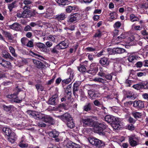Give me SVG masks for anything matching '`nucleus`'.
Here are the masks:
<instances>
[{"label":"nucleus","instance_id":"obj_4","mask_svg":"<svg viewBox=\"0 0 148 148\" xmlns=\"http://www.w3.org/2000/svg\"><path fill=\"white\" fill-rule=\"evenodd\" d=\"M121 124L120 119L116 117L111 123V126L114 129L118 130L122 127Z\"/></svg>","mask_w":148,"mask_h":148},{"label":"nucleus","instance_id":"obj_29","mask_svg":"<svg viewBox=\"0 0 148 148\" xmlns=\"http://www.w3.org/2000/svg\"><path fill=\"white\" fill-rule=\"evenodd\" d=\"M60 50L58 46L57 45L53 48L50 49L51 52L53 53L58 54L59 53V50Z\"/></svg>","mask_w":148,"mask_h":148},{"label":"nucleus","instance_id":"obj_32","mask_svg":"<svg viewBox=\"0 0 148 148\" xmlns=\"http://www.w3.org/2000/svg\"><path fill=\"white\" fill-rule=\"evenodd\" d=\"M114 69L116 73L121 72L122 69L121 65L117 63L116 64L114 65Z\"/></svg>","mask_w":148,"mask_h":148},{"label":"nucleus","instance_id":"obj_38","mask_svg":"<svg viewBox=\"0 0 148 148\" xmlns=\"http://www.w3.org/2000/svg\"><path fill=\"white\" fill-rule=\"evenodd\" d=\"M4 110L6 112H8L11 110L14 109L16 108L12 105L7 106L5 105H3Z\"/></svg>","mask_w":148,"mask_h":148},{"label":"nucleus","instance_id":"obj_24","mask_svg":"<svg viewBox=\"0 0 148 148\" xmlns=\"http://www.w3.org/2000/svg\"><path fill=\"white\" fill-rule=\"evenodd\" d=\"M33 62L36 66L38 68H42L44 67L45 65L41 62L36 60H34Z\"/></svg>","mask_w":148,"mask_h":148},{"label":"nucleus","instance_id":"obj_5","mask_svg":"<svg viewBox=\"0 0 148 148\" xmlns=\"http://www.w3.org/2000/svg\"><path fill=\"white\" fill-rule=\"evenodd\" d=\"M6 97L10 99V101L12 103H19L21 102L23 98H21L20 99H19L18 97L13 95H7Z\"/></svg>","mask_w":148,"mask_h":148},{"label":"nucleus","instance_id":"obj_9","mask_svg":"<svg viewBox=\"0 0 148 148\" xmlns=\"http://www.w3.org/2000/svg\"><path fill=\"white\" fill-rule=\"evenodd\" d=\"M81 121L85 125L90 127L92 126L93 124V120L89 118L82 119Z\"/></svg>","mask_w":148,"mask_h":148},{"label":"nucleus","instance_id":"obj_51","mask_svg":"<svg viewBox=\"0 0 148 148\" xmlns=\"http://www.w3.org/2000/svg\"><path fill=\"white\" fill-rule=\"evenodd\" d=\"M96 47H87L86 48V51H88L89 52H92L96 50Z\"/></svg>","mask_w":148,"mask_h":148},{"label":"nucleus","instance_id":"obj_49","mask_svg":"<svg viewBox=\"0 0 148 148\" xmlns=\"http://www.w3.org/2000/svg\"><path fill=\"white\" fill-rule=\"evenodd\" d=\"M35 86L38 91H42L43 90V87L41 85L38 84L36 85Z\"/></svg>","mask_w":148,"mask_h":148},{"label":"nucleus","instance_id":"obj_40","mask_svg":"<svg viewBox=\"0 0 148 148\" xmlns=\"http://www.w3.org/2000/svg\"><path fill=\"white\" fill-rule=\"evenodd\" d=\"M130 19L131 22H134L136 21H138L139 19L133 14H131L130 15Z\"/></svg>","mask_w":148,"mask_h":148},{"label":"nucleus","instance_id":"obj_64","mask_svg":"<svg viewBox=\"0 0 148 148\" xmlns=\"http://www.w3.org/2000/svg\"><path fill=\"white\" fill-rule=\"evenodd\" d=\"M88 55L87 57L88 59L90 61H92L94 57V55H92L89 53H87V55Z\"/></svg>","mask_w":148,"mask_h":148},{"label":"nucleus","instance_id":"obj_1","mask_svg":"<svg viewBox=\"0 0 148 148\" xmlns=\"http://www.w3.org/2000/svg\"><path fill=\"white\" fill-rule=\"evenodd\" d=\"M29 114L33 116L36 119H38L46 123L53 124L54 123V119L50 116L38 113L36 112H32L30 110L27 111Z\"/></svg>","mask_w":148,"mask_h":148},{"label":"nucleus","instance_id":"obj_48","mask_svg":"<svg viewBox=\"0 0 148 148\" xmlns=\"http://www.w3.org/2000/svg\"><path fill=\"white\" fill-rule=\"evenodd\" d=\"M20 91V90L18 88V87H16L13 90V94H11L10 95H13L17 96Z\"/></svg>","mask_w":148,"mask_h":148},{"label":"nucleus","instance_id":"obj_62","mask_svg":"<svg viewBox=\"0 0 148 148\" xmlns=\"http://www.w3.org/2000/svg\"><path fill=\"white\" fill-rule=\"evenodd\" d=\"M26 46L30 47H33L34 46L33 42L31 41H29L26 44Z\"/></svg>","mask_w":148,"mask_h":148},{"label":"nucleus","instance_id":"obj_16","mask_svg":"<svg viewBox=\"0 0 148 148\" xmlns=\"http://www.w3.org/2000/svg\"><path fill=\"white\" fill-rule=\"evenodd\" d=\"M116 118L111 115H107L105 116V120L108 123H110L111 124Z\"/></svg>","mask_w":148,"mask_h":148},{"label":"nucleus","instance_id":"obj_53","mask_svg":"<svg viewBox=\"0 0 148 148\" xmlns=\"http://www.w3.org/2000/svg\"><path fill=\"white\" fill-rule=\"evenodd\" d=\"M28 39L24 37L22 38L21 39V41L22 44L23 45H26V43L28 40Z\"/></svg>","mask_w":148,"mask_h":148},{"label":"nucleus","instance_id":"obj_26","mask_svg":"<svg viewBox=\"0 0 148 148\" xmlns=\"http://www.w3.org/2000/svg\"><path fill=\"white\" fill-rule=\"evenodd\" d=\"M76 9V6H68L66 7V11L67 13H70L73 11H75Z\"/></svg>","mask_w":148,"mask_h":148},{"label":"nucleus","instance_id":"obj_23","mask_svg":"<svg viewBox=\"0 0 148 148\" xmlns=\"http://www.w3.org/2000/svg\"><path fill=\"white\" fill-rule=\"evenodd\" d=\"M59 133L58 132L55 130H53L49 132V134L50 137L55 138L58 137Z\"/></svg>","mask_w":148,"mask_h":148},{"label":"nucleus","instance_id":"obj_3","mask_svg":"<svg viewBox=\"0 0 148 148\" xmlns=\"http://www.w3.org/2000/svg\"><path fill=\"white\" fill-rule=\"evenodd\" d=\"M133 87L138 90H140L142 89H148V82H143L134 85Z\"/></svg>","mask_w":148,"mask_h":148},{"label":"nucleus","instance_id":"obj_52","mask_svg":"<svg viewBox=\"0 0 148 148\" xmlns=\"http://www.w3.org/2000/svg\"><path fill=\"white\" fill-rule=\"evenodd\" d=\"M94 104L96 106H101L102 103H101L98 100H95L93 101Z\"/></svg>","mask_w":148,"mask_h":148},{"label":"nucleus","instance_id":"obj_8","mask_svg":"<svg viewBox=\"0 0 148 148\" xmlns=\"http://www.w3.org/2000/svg\"><path fill=\"white\" fill-rule=\"evenodd\" d=\"M136 139L134 136H131L129 137V141L131 146L135 147L138 144V142L136 140Z\"/></svg>","mask_w":148,"mask_h":148},{"label":"nucleus","instance_id":"obj_13","mask_svg":"<svg viewBox=\"0 0 148 148\" xmlns=\"http://www.w3.org/2000/svg\"><path fill=\"white\" fill-rule=\"evenodd\" d=\"M126 52V51L124 49L121 48H114L112 49V52L114 54H122Z\"/></svg>","mask_w":148,"mask_h":148},{"label":"nucleus","instance_id":"obj_63","mask_svg":"<svg viewBox=\"0 0 148 148\" xmlns=\"http://www.w3.org/2000/svg\"><path fill=\"white\" fill-rule=\"evenodd\" d=\"M128 129L129 130L132 131L134 130L135 127L133 125L130 124L128 125Z\"/></svg>","mask_w":148,"mask_h":148},{"label":"nucleus","instance_id":"obj_12","mask_svg":"<svg viewBox=\"0 0 148 148\" xmlns=\"http://www.w3.org/2000/svg\"><path fill=\"white\" fill-rule=\"evenodd\" d=\"M99 63L102 66L107 68H108V66L109 64V61L108 60L107 58L105 57L101 58L99 61Z\"/></svg>","mask_w":148,"mask_h":148},{"label":"nucleus","instance_id":"obj_30","mask_svg":"<svg viewBox=\"0 0 148 148\" xmlns=\"http://www.w3.org/2000/svg\"><path fill=\"white\" fill-rule=\"evenodd\" d=\"M93 81L95 82H97L99 83H101L103 84L106 83V80L101 77H95L93 79Z\"/></svg>","mask_w":148,"mask_h":148},{"label":"nucleus","instance_id":"obj_18","mask_svg":"<svg viewBox=\"0 0 148 148\" xmlns=\"http://www.w3.org/2000/svg\"><path fill=\"white\" fill-rule=\"evenodd\" d=\"M2 56L4 58H8L11 60H13L14 58L12 57L10 54L5 50H4L2 52Z\"/></svg>","mask_w":148,"mask_h":148},{"label":"nucleus","instance_id":"obj_42","mask_svg":"<svg viewBox=\"0 0 148 148\" xmlns=\"http://www.w3.org/2000/svg\"><path fill=\"white\" fill-rule=\"evenodd\" d=\"M66 123H67L68 127L70 128H73L75 126V124L73 121V119L71 120H69Z\"/></svg>","mask_w":148,"mask_h":148},{"label":"nucleus","instance_id":"obj_61","mask_svg":"<svg viewBox=\"0 0 148 148\" xmlns=\"http://www.w3.org/2000/svg\"><path fill=\"white\" fill-rule=\"evenodd\" d=\"M121 25V23L120 22L117 21L116 22L114 25V27L116 28H119Z\"/></svg>","mask_w":148,"mask_h":148},{"label":"nucleus","instance_id":"obj_17","mask_svg":"<svg viewBox=\"0 0 148 148\" xmlns=\"http://www.w3.org/2000/svg\"><path fill=\"white\" fill-rule=\"evenodd\" d=\"M92 104L91 103H86L83 107V110L86 112L90 111L92 109Z\"/></svg>","mask_w":148,"mask_h":148},{"label":"nucleus","instance_id":"obj_25","mask_svg":"<svg viewBox=\"0 0 148 148\" xmlns=\"http://www.w3.org/2000/svg\"><path fill=\"white\" fill-rule=\"evenodd\" d=\"M81 84L80 82H76L73 85V94L75 95V92L78 90L79 87Z\"/></svg>","mask_w":148,"mask_h":148},{"label":"nucleus","instance_id":"obj_44","mask_svg":"<svg viewBox=\"0 0 148 148\" xmlns=\"http://www.w3.org/2000/svg\"><path fill=\"white\" fill-rule=\"evenodd\" d=\"M132 114V115L136 119L140 118L141 117V113L138 112H133Z\"/></svg>","mask_w":148,"mask_h":148},{"label":"nucleus","instance_id":"obj_10","mask_svg":"<svg viewBox=\"0 0 148 148\" xmlns=\"http://www.w3.org/2000/svg\"><path fill=\"white\" fill-rule=\"evenodd\" d=\"M58 94H56L52 95V97L50 98L49 100V104L56 105V100L58 97Z\"/></svg>","mask_w":148,"mask_h":148},{"label":"nucleus","instance_id":"obj_47","mask_svg":"<svg viewBox=\"0 0 148 148\" xmlns=\"http://www.w3.org/2000/svg\"><path fill=\"white\" fill-rule=\"evenodd\" d=\"M68 0H58L57 2L59 5H65L67 3Z\"/></svg>","mask_w":148,"mask_h":148},{"label":"nucleus","instance_id":"obj_20","mask_svg":"<svg viewBox=\"0 0 148 148\" xmlns=\"http://www.w3.org/2000/svg\"><path fill=\"white\" fill-rule=\"evenodd\" d=\"M73 74H70V77L65 79L63 80L62 81V84L63 86H64L66 84H69L71 80V79H73Z\"/></svg>","mask_w":148,"mask_h":148},{"label":"nucleus","instance_id":"obj_21","mask_svg":"<svg viewBox=\"0 0 148 148\" xmlns=\"http://www.w3.org/2000/svg\"><path fill=\"white\" fill-rule=\"evenodd\" d=\"M0 64L3 66L6 67H9L11 65V63L10 62L2 59H0Z\"/></svg>","mask_w":148,"mask_h":148},{"label":"nucleus","instance_id":"obj_35","mask_svg":"<svg viewBox=\"0 0 148 148\" xmlns=\"http://www.w3.org/2000/svg\"><path fill=\"white\" fill-rule=\"evenodd\" d=\"M19 146L21 148L27 147L28 146V144L25 143L22 138L19 143Z\"/></svg>","mask_w":148,"mask_h":148},{"label":"nucleus","instance_id":"obj_11","mask_svg":"<svg viewBox=\"0 0 148 148\" xmlns=\"http://www.w3.org/2000/svg\"><path fill=\"white\" fill-rule=\"evenodd\" d=\"M80 14L77 13L71 15L69 19V21L70 22H73L78 20L80 18Z\"/></svg>","mask_w":148,"mask_h":148},{"label":"nucleus","instance_id":"obj_60","mask_svg":"<svg viewBox=\"0 0 148 148\" xmlns=\"http://www.w3.org/2000/svg\"><path fill=\"white\" fill-rule=\"evenodd\" d=\"M116 13L115 12H113L112 13H110V19L111 20V21L114 19V15L116 14Z\"/></svg>","mask_w":148,"mask_h":148},{"label":"nucleus","instance_id":"obj_43","mask_svg":"<svg viewBox=\"0 0 148 148\" xmlns=\"http://www.w3.org/2000/svg\"><path fill=\"white\" fill-rule=\"evenodd\" d=\"M29 18H30L32 17H35L36 14H38L37 12L34 10H33L32 11L29 10Z\"/></svg>","mask_w":148,"mask_h":148},{"label":"nucleus","instance_id":"obj_14","mask_svg":"<svg viewBox=\"0 0 148 148\" xmlns=\"http://www.w3.org/2000/svg\"><path fill=\"white\" fill-rule=\"evenodd\" d=\"M57 45L60 50L65 49L68 47V43L66 40L60 42Z\"/></svg>","mask_w":148,"mask_h":148},{"label":"nucleus","instance_id":"obj_7","mask_svg":"<svg viewBox=\"0 0 148 148\" xmlns=\"http://www.w3.org/2000/svg\"><path fill=\"white\" fill-rule=\"evenodd\" d=\"M133 106L137 109H142L144 107V101L135 100L134 102Z\"/></svg>","mask_w":148,"mask_h":148},{"label":"nucleus","instance_id":"obj_31","mask_svg":"<svg viewBox=\"0 0 148 148\" xmlns=\"http://www.w3.org/2000/svg\"><path fill=\"white\" fill-rule=\"evenodd\" d=\"M5 37H7L9 40H12L13 38V36L12 34L9 32L3 31L2 33Z\"/></svg>","mask_w":148,"mask_h":148},{"label":"nucleus","instance_id":"obj_34","mask_svg":"<svg viewBox=\"0 0 148 148\" xmlns=\"http://www.w3.org/2000/svg\"><path fill=\"white\" fill-rule=\"evenodd\" d=\"M72 85L71 84L68 85L66 87L65 90V92L67 94L71 96V95Z\"/></svg>","mask_w":148,"mask_h":148},{"label":"nucleus","instance_id":"obj_57","mask_svg":"<svg viewBox=\"0 0 148 148\" xmlns=\"http://www.w3.org/2000/svg\"><path fill=\"white\" fill-rule=\"evenodd\" d=\"M143 65V62H138L135 65L136 67L138 68H140Z\"/></svg>","mask_w":148,"mask_h":148},{"label":"nucleus","instance_id":"obj_28","mask_svg":"<svg viewBox=\"0 0 148 148\" xmlns=\"http://www.w3.org/2000/svg\"><path fill=\"white\" fill-rule=\"evenodd\" d=\"M67 148H81L79 145L74 143H70L66 145Z\"/></svg>","mask_w":148,"mask_h":148},{"label":"nucleus","instance_id":"obj_39","mask_svg":"<svg viewBox=\"0 0 148 148\" xmlns=\"http://www.w3.org/2000/svg\"><path fill=\"white\" fill-rule=\"evenodd\" d=\"M98 71V67H95L94 68H91L88 71V72L93 75H95L97 73Z\"/></svg>","mask_w":148,"mask_h":148},{"label":"nucleus","instance_id":"obj_15","mask_svg":"<svg viewBox=\"0 0 148 148\" xmlns=\"http://www.w3.org/2000/svg\"><path fill=\"white\" fill-rule=\"evenodd\" d=\"M2 131L4 133V134L8 136H11V135L13 134L12 133L11 130L8 127H3L2 129Z\"/></svg>","mask_w":148,"mask_h":148},{"label":"nucleus","instance_id":"obj_22","mask_svg":"<svg viewBox=\"0 0 148 148\" xmlns=\"http://www.w3.org/2000/svg\"><path fill=\"white\" fill-rule=\"evenodd\" d=\"M138 59V57L136 56L130 55L129 56L128 60L129 62L134 63L136 62Z\"/></svg>","mask_w":148,"mask_h":148},{"label":"nucleus","instance_id":"obj_46","mask_svg":"<svg viewBox=\"0 0 148 148\" xmlns=\"http://www.w3.org/2000/svg\"><path fill=\"white\" fill-rule=\"evenodd\" d=\"M9 49L12 55L15 57H16L17 55L15 52L14 49L12 47L10 46L9 47Z\"/></svg>","mask_w":148,"mask_h":148},{"label":"nucleus","instance_id":"obj_50","mask_svg":"<svg viewBox=\"0 0 148 148\" xmlns=\"http://www.w3.org/2000/svg\"><path fill=\"white\" fill-rule=\"evenodd\" d=\"M113 74L112 73L108 74L105 75V77L108 80H111L112 79V76Z\"/></svg>","mask_w":148,"mask_h":148},{"label":"nucleus","instance_id":"obj_6","mask_svg":"<svg viewBox=\"0 0 148 148\" xmlns=\"http://www.w3.org/2000/svg\"><path fill=\"white\" fill-rule=\"evenodd\" d=\"M58 117L65 123L71 120L72 119L71 115L68 113H66L62 115L58 116Z\"/></svg>","mask_w":148,"mask_h":148},{"label":"nucleus","instance_id":"obj_45","mask_svg":"<svg viewBox=\"0 0 148 148\" xmlns=\"http://www.w3.org/2000/svg\"><path fill=\"white\" fill-rule=\"evenodd\" d=\"M97 127H96V130L97 131L98 133H99L100 134H103V129H102L101 128V127L98 124H97Z\"/></svg>","mask_w":148,"mask_h":148},{"label":"nucleus","instance_id":"obj_27","mask_svg":"<svg viewBox=\"0 0 148 148\" xmlns=\"http://www.w3.org/2000/svg\"><path fill=\"white\" fill-rule=\"evenodd\" d=\"M55 18L58 21H62L65 18V15L64 14L62 13L56 15Z\"/></svg>","mask_w":148,"mask_h":148},{"label":"nucleus","instance_id":"obj_41","mask_svg":"<svg viewBox=\"0 0 148 148\" xmlns=\"http://www.w3.org/2000/svg\"><path fill=\"white\" fill-rule=\"evenodd\" d=\"M29 10L28 9L24 10L22 12L23 18H29Z\"/></svg>","mask_w":148,"mask_h":148},{"label":"nucleus","instance_id":"obj_59","mask_svg":"<svg viewBox=\"0 0 148 148\" xmlns=\"http://www.w3.org/2000/svg\"><path fill=\"white\" fill-rule=\"evenodd\" d=\"M98 124L101 127V128L104 130L105 129L107 125L105 124L104 123H98Z\"/></svg>","mask_w":148,"mask_h":148},{"label":"nucleus","instance_id":"obj_33","mask_svg":"<svg viewBox=\"0 0 148 148\" xmlns=\"http://www.w3.org/2000/svg\"><path fill=\"white\" fill-rule=\"evenodd\" d=\"M17 7L16 1H14L10 4H9L8 5V8L10 12L12 11V9Z\"/></svg>","mask_w":148,"mask_h":148},{"label":"nucleus","instance_id":"obj_19","mask_svg":"<svg viewBox=\"0 0 148 148\" xmlns=\"http://www.w3.org/2000/svg\"><path fill=\"white\" fill-rule=\"evenodd\" d=\"M9 27L10 29L16 31H18L21 29V25L20 24L16 22L14 23L12 25H9Z\"/></svg>","mask_w":148,"mask_h":148},{"label":"nucleus","instance_id":"obj_55","mask_svg":"<svg viewBox=\"0 0 148 148\" xmlns=\"http://www.w3.org/2000/svg\"><path fill=\"white\" fill-rule=\"evenodd\" d=\"M106 52L104 50H102V51L98 53L97 56L98 57H100L102 55H106Z\"/></svg>","mask_w":148,"mask_h":148},{"label":"nucleus","instance_id":"obj_37","mask_svg":"<svg viewBox=\"0 0 148 148\" xmlns=\"http://www.w3.org/2000/svg\"><path fill=\"white\" fill-rule=\"evenodd\" d=\"M80 64L79 66L77 67L78 70L81 73H83L86 71V69L84 66Z\"/></svg>","mask_w":148,"mask_h":148},{"label":"nucleus","instance_id":"obj_2","mask_svg":"<svg viewBox=\"0 0 148 148\" xmlns=\"http://www.w3.org/2000/svg\"><path fill=\"white\" fill-rule=\"evenodd\" d=\"M88 140L90 144L97 147H101L104 145V143L102 141L95 138H90Z\"/></svg>","mask_w":148,"mask_h":148},{"label":"nucleus","instance_id":"obj_58","mask_svg":"<svg viewBox=\"0 0 148 148\" xmlns=\"http://www.w3.org/2000/svg\"><path fill=\"white\" fill-rule=\"evenodd\" d=\"M125 38V36L124 34H122L120 36H118L116 38L117 41L121 40V39H124Z\"/></svg>","mask_w":148,"mask_h":148},{"label":"nucleus","instance_id":"obj_56","mask_svg":"<svg viewBox=\"0 0 148 148\" xmlns=\"http://www.w3.org/2000/svg\"><path fill=\"white\" fill-rule=\"evenodd\" d=\"M140 7L141 8L147 9L148 8V3H145L141 4Z\"/></svg>","mask_w":148,"mask_h":148},{"label":"nucleus","instance_id":"obj_54","mask_svg":"<svg viewBox=\"0 0 148 148\" xmlns=\"http://www.w3.org/2000/svg\"><path fill=\"white\" fill-rule=\"evenodd\" d=\"M102 33L99 30H98L97 33L94 35V37L95 38H100L101 37Z\"/></svg>","mask_w":148,"mask_h":148},{"label":"nucleus","instance_id":"obj_36","mask_svg":"<svg viewBox=\"0 0 148 148\" xmlns=\"http://www.w3.org/2000/svg\"><path fill=\"white\" fill-rule=\"evenodd\" d=\"M126 97L135 99L136 98V97L132 92L128 91L126 93Z\"/></svg>","mask_w":148,"mask_h":148}]
</instances>
